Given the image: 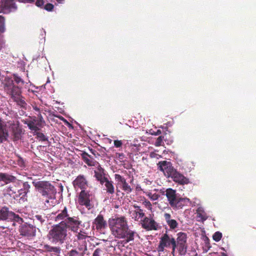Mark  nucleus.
<instances>
[{
	"mask_svg": "<svg viewBox=\"0 0 256 256\" xmlns=\"http://www.w3.org/2000/svg\"><path fill=\"white\" fill-rule=\"evenodd\" d=\"M108 224L111 233L115 238H124L127 242L134 240L136 232L129 228L124 216L110 218Z\"/></svg>",
	"mask_w": 256,
	"mask_h": 256,
	"instance_id": "1",
	"label": "nucleus"
},
{
	"mask_svg": "<svg viewBox=\"0 0 256 256\" xmlns=\"http://www.w3.org/2000/svg\"><path fill=\"white\" fill-rule=\"evenodd\" d=\"M56 222H60L59 224H62L63 226H68L71 230L78 232L80 225L82 222L77 216H72L68 212L66 207L60 211L55 218Z\"/></svg>",
	"mask_w": 256,
	"mask_h": 256,
	"instance_id": "2",
	"label": "nucleus"
},
{
	"mask_svg": "<svg viewBox=\"0 0 256 256\" xmlns=\"http://www.w3.org/2000/svg\"><path fill=\"white\" fill-rule=\"evenodd\" d=\"M28 180H32V184L35 190L41 196L46 198L54 199L56 193L54 186L48 181H40L32 180V177H28Z\"/></svg>",
	"mask_w": 256,
	"mask_h": 256,
	"instance_id": "3",
	"label": "nucleus"
},
{
	"mask_svg": "<svg viewBox=\"0 0 256 256\" xmlns=\"http://www.w3.org/2000/svg\"><path fill=\"white\" fill-rule=\"evenodd\" d=\"M165 192L168 204L174 210L182 208L184 206L190 202L189 198L180 197L176 191L171 188H167Z\"/></svg>",
	"mask_w": 256,
	"mask_h": 256,
	"instance_id": "4",
	"label": "nucleus"
},
{
	"mask_svg": "<svg viewBox=\"0 0 256 256\" xmlns=\"http://www.w3.org/2000/svg\"><path fill=\"white\" fill-rule=\"evenodd\" d=\"M68 226H63L62 224H56L50 230L48 236L54 243L63 244L67 237Z\"/></svg>",
	"mask_w": 256,
	"mask_h": 256,
	"instance_id": "5",
	"label": "nucleus"
},
{
	"mask_svg": "<svg viewBox=\"0 0 256 256\" xmlns=\"http://www.w3.org/2000/svg\"><path fill=\"white\" fill-rule=\"evenodd\" d=\"M0 80L5 92L10 96L18 94L20 89L18 86L14 85V80L10 77L0 76Z\"/></svg>",
	"mask_w": 256,
	"mask_h": 256,
	"instance_id": "6",
	"label": "nucleus"
},
{
	"mask_svg": "<svg viewBox=\"0 0 256 256\" xmlns=\"http://www.w3.org/2000/svg\"><path fill=\"white\" fill-rule=\"evenodd\" d=\"M94 198L93 195L88 191L82 190L78 196V202L82 206H84L88 210L92 207L91 203Z\"/></svg>",
	"mask_w": 256,
	"mask_h": 256,
	"instance_id": "7",
	"label": "nucleus"
},
{
	"mask_svg": "<svg viewBox=\"0 0 256 256\" xmlns=\"http://www.w3.org/2000/svg\"><path fill=\"white\" fill-rule=\"evenodd\" d=\"M17 6L14 0H1L0 2V13L8 14L15 12Z\"/></svg>",
	"mask_w": 256,
	"mask_h": 256,
	"instance_id": "8",
	"label": "nucleus"
},
{
	"mask_svg": "<svg viewBox=\"0 0 256 256\" xmlns=\"http://www.w3.org/2000/svg\"><path fill=\"white\" fill-rule=\"evenodd\" d=\"M20 235L30 239L35 236L36 228L30 224L25 223L20 226Z\"/></svg>",
	"mask_w": 256,
	"mask_h": 256,
	"instance_id": "9",
	"label": "nucleus"
},
{
	"mask_svg": "<svg viewBox=\"0 0 256 256\" xmlns=\"http://www.w3.org/2000/svg\"><path fill=\"white\" fill-rule=\"evenodd\" d=\"M158 169L162 172L165 176L170 178L176 169L170 162L166 160L160 161L158 164Z\"/></svg>",
	"mask_w": 256,
	"mask_h": 256,
	"instance_id": "10",
	"label": "nucleus"
},
{
	"mask_svg": "<svg viewBox=\"0 0 256 256\" xmlns=\"http://www.w3.org/2000/svg\"><path fill=\"white\" fill-rule=\"evenodd\" d=\"M115 179L118 181L116 188H121L126 194H130L132 192V188L126 182V180L121 176L120 174H116L114 175ZM117 192L119 190L116 189Z\"/></svg>",
	"mask_w": 256,
	"mask_h": 256,
	"instance_id": "11",
	"label": "nucleus"
},
{
	"mask_svg": "<svg viewBox=\"0 0 256 256\" xmlns=\"http://www.w3.org/2000/svg\"><path fill=\"white\" fill-rule=\"evenodd\" d=\"M92 227L97 230L101 232L107 227V222L102 214H98L92 222Z\"/></svg>",
	"mask_w": 256,
	"mask_h": 256,
	"instance_id": "12",
	"label": "nucleus"
},
{
	"mask_svg": "<svg viewBox=\"0 0 256 256\" xmlns=\"http://www.w3.org/2000/svg\"><path fill=\"white\" fill-rule=\"evenodd\" d=\"M73 186L76 190L78 188L82 190H85L88 186V182L86 178L83 175H79L74 180Z\"/></svg>",
	"mask_w": 256,
	"mask_h": 256,
	"instance_id": "13",
	"label": "nucleus"
},
{
	"mask_svg": "<svg viewBox=\"0 0 256 256\" xmlns=\"http://www.w3.org/2000/svg\"><path fill=\"white\" fill-rule=\"evenodd\" d=\"M142 226L147 230H156L158 224L152 218L145 216L141 222Z\"/></svg>",
	"mask_w": 256,
	"mask_h": 256,
	"instance_id": "14",
	"label": "nucleus"
},
{
	"mask_svg": "<svg viewBox=\"0 0 256 256\" xmlns=\"http://www.w3.org/2000/svg\"><path fill=\"white\" fill-rule=\"evenodd\" d=\"M160 242L166 248L169 247L170 244H172V253L174 252L175 249L176 248V241L174 238L165 234L162 236Z\"/></svg>",
	"mask_w": 256,
	"mask_h": 256,
	"instance_id": "15",
	"label": "nucleus"
},
{
	"mask_svg": "<svg viewBox=\"0 0 256 256\" xmlns=\"http://www.w3.org/2000/svg\"><path fill=\"white\" fill-rule=\"evenodd\" d=\"M134 210L132 211V217L134 220L142 222L145 217V214L143 210L138 206H134Z\"/></svg>",
	"mask_w": 256,
	"mask_h": 256,
	"instance_id": "16",
	"label": "nucleus"
},
{
	"mask_svg": "<svg viewBox=\"0 0 256 256\" xmlns=\"http://www.w3.org/2000/svg\"><path fill=\"white\" fill-rule=\"evenodd\" d=\"M8 132L4 122L0 119V143L8 140Z\"/></svg>",
	"mask_w": 256,
	"mask_h": 256,
	"instance_id": "17",
	"label": "nucleus"
},
{
	"mask_svg": "<svg viewBox=\"0 0 256 256\" xmlns=\"http://www.w3.org/2000/svg\"><path fill=\"white\" fill-rule=\"evenodd\" d=\"M30 185L28 182H24L22 183V188L18 190V194L14 196V198L16 199L18 197L22 198L26 196V194L30 191Z\"/></svg>",
	"mask_w": 256,
	"mask_h": 256,
	"instance_id": "18",
	"label": "nucleus"
},
{
	"mask_svg": "<svg viewBox=\"0 0 256 256\" xmlns=\"http://www.w3.org/2000/svg\"><path fill=\"white\" fill-rule=\"evenodd\" d=\"M170 177L172 178L174 181L180 184H186L188 182V180L177 172L176 170L172 173Z\"/></svg>",
	"mask_w": 256,
	"mask_h": 256,
	"instance_id": "19",
	"label": "nucleus"
},
{
	"mask_svg": "<svg viewBox=\"0 0 256 256\" xmlns=\"http://www.w3.org/2000/svg\"><path fill=\"white\" fill-rule=\"evenodd\" d=\"M11 97L16 102L17 104L20 106L21 108H26L27 104L24 98L21 96L20 89L19 90V92H18V94H12L11 96Z\"/></svg>",
	"mask_w": 256,
	"mask_h": 256,
	"instance_id": "20",
	"label": "nucleus"
},
{
	"mask_svg": "<svg viewBox=\"0 0 256 256\" xmlns=\"http://www.w3.org/2000/svg\"><path fill=\"white\" fill-rule=\"evenodd\" d=\"M8 124L12 126V133L14 136V140H18L20 138V130L18 128V124L15 123L14 121H10Z\"/></svg>",
	"mask_w": 256,
	"mask_h": 256,
	"instance_id": "21",
	"label": "nucleus"
},
{
	"mask_svg": "<svg viewBox=\"0 0 256 256\" xmlns=\"http://www.w3.org/2000/svg\"><path fill=\"white\" fill-rule=\"evenodd\" d=\"M164 217L167 224L170 229L174 230L178 227V224L177 222L175 220L172 218L171 215L170 214L164 213Z\"/></svg>",
	"mask_w": 256,
	"mask_h": 256,
	"instance_id": "22",
	"label": "nucleus"
},
{
	"mask_svg": "<svg viewBox=\"0 0 256 256\" xmlns=\"http://www.w3.org/2000/svg\"><path fill=\"white\" fill-rule=\"evenodd\" d=\"M101 184H104L106 192L110 194H113L114 192V188L112 182L109 181L107 178H104L100 180Z\"/></svg>",
	"mask_w": 256,
	"mask_h": 256,
	"instance_id": "23",
	"label": "nucleus"
},
{
	"mask_svg": "<svg viewBox=\"0 0 256 256\" xmlns=\"http://www.w3.org/2000/svg\"><path fill=\"white\" fill-rule=\"evenodd\" d=\"M16 178L6 173L0 172V182L2 181L4 184H8L11 182H14Z\"/></svg>",
	"mask_w": 256,
	"mask_h": 256,
	"instance_id": "24",
	"label": "nucleus"
},
{
	"mask_svg": "<svg viewBox=\"0 0 256 256\" xmlns=\"http://www.w3.org/2000/svg\"><path fill=\"white\" fill-rule=\"evenodd\" d=\"M12 214L11 211H10L7 207L4 206L0 210V220H8Z\"/></svg>",
	"mask_w": 256,
	"mask_h": 256,
	"instance_id": "25",
	"label": "nucleus"
},
{
	"mask_svg": "<svg viewBox=\"0 0 256 256\" xmlns=\"http://www.w3.org/2000/svg\"><path fill=\"white\" fill-rule=\"evenodd\" d=\"M196 216L198 221L203 222L206 220L207 218L206 214L205 212L204 208L202 206H199L196 210Z\"/></svg>",
	"mask_w": 256,
	"mask_h": 256,
	"instance_id": "26",
	"label": "nucleus"
},
{
	"mask_svg": "<svg viewBox=\"0 0 256 256\" xmlns=\"http://www.w3.org/2000/svg\"><path fill=\"white\" fill-rule=\"evenodd\" d=\"M82 159L84 162L90 166H94V159L91 157L90 155L88 154L87 153L84 152L81 154Z\"/></svg>",
	"mask_w": 256,
	"mask_h": 256,
	"instance_id": "27",
	"label": "nucleus"
},
{
	"mask_svg": "<svg viewBox=\"0 0 256 256\" xmlns=\"http://www.w3.org/2000/svg\"><path fill=\"white\" fill-rule=\"evenodd\" d=\"M46 218L44 216L36 214L34 216V222L38 226H42L46 222Z\"/></svg>",
	"mask_w": 256,
	"mask_h": 256,
	"instance_id": "28",
	"label": "nucleus"
},
{
	"mask_svg": "<svg viewBox=\"0 0 256 256\" xmlns=\"http://www.w3.org/2000/svg\"><path fill=\"white\" fill-rule=\"evenodd\" d=\"M177 236L176 244H186V234L184 232H178Z\"/></svg>",
	"mask_w": 256,
	"mask_h": 256,
	"instance_id": "29",
	"label": "nucleus"
},
{
	"mask_svg": "<svg viewBox=\"0 0 256 256\" xmlns=\"http://www.w3.org/2000/svg\"><path fill=\"white\" fill-rule=\"evenodd\" d=\"M176 248L178 249L180 255L184 256L186 252L187 246L186 244L176 243Z\"/></svg>",
	"mask_w": 256,
	"mask_h": 256,
	"instance_id": "30",
	"label": "nucleus"
},
{
	"mask_svg": "<svg viewBox=\"0 0 256 256\" xmlns=\"http://www.w3.org/2000/svg\"><path fill=\"white\" fill-rule=\"evenodd\" d=\"M46 250L47 252H51L52 254L55 255H58L60 252V248L59 247L51 246H46Z\"/></svg>",
	"mask_w": 256,
	"mask_h": 256,
	"instance_id": "31",
	"label": "nucleus"
},
{
	"mask_svg": "<svg viewBox=\"0 0 256 256\" xmlns=\"http://www.w3.org/2000/svg\"><path fill=\"white\" fill-rule=\"evenodd\" d=\"M12 214H10L9 220H13L19 224L22 222V218L19 216L18 214H16L15 213L11 211Z\"/></svg>",
	"mask_w": 256,
	"mask_h": 256,
	"instance_id": "32",
	"label": "nucleus"
},
{
	"mask_svg": "<svg viewBox=\"0 0 256 256\" xmlns=\"http://www.w3.org/2000/svg\"><path fill=\"white\" fill-rule=\"evenodd\" d=\"M24 124H27L28 128L32 130H34V132H37L40 130V128L37 127L35 125V123L34 122L32 121V120H30V121L26 122H24Z\"/></svg>",
	"mask_w": 256,
	"mask_h": 256,
	"instance_id": "33",
	"label": "nucleus"
},
{
	"mask_svg": "<svg viewBox=\"0 0 256 256\" xmlns=\"http://www.w3.org/2000/svg\"><path fill=\"white\" fill-rule=\"evenodd\" d=\"M86 244H87L86 240H82L78 242V248L80 251L82 252V254L87 250Z\"/></svg>",
	"mask_w": 256,
	"mask_h": 256,
	"instance_id": "34",
	"label": "nucleus"
},
{
	"mask_svg": "<svg viewBox=\"0 0 256 256\" xmlns=\"http://www.w3.org/2000/svg\"><path fill=\"white\" fill-rule=\"evenodd\" d=\"M78 238L79 242H81L82 240H86V238H89V237L87 236V234L85 232H78Z\"/></svg>",
	"mask_w": 256,
	"mask_h": 256,
	"instance_id": "35",
	"label": "nucleus"
},
{
	"mask_svg": "<svg viewBox=\"0 0 256 256\" xmlns=\"http://www.w3.org/2000/svg\"><path fill=\"white\" fill-rule=\"evenodd\" d=\"M222 238V234L220 232H216L212 236V238L216 242H219Z\"/></svg>",
	"mask_w": 256,
	"mask_h": 256,
	"instance_id": "36",
	"label": "nucleus"
},
{
	"mask_svg": "<svg viewBox=\"0 0 256 256\" xmlns=\"http://www.w3.org/2000/svg\"><path fill=\"white\" fill-rule=\"evenodd\" d=\"M5 30L4 18L0 16V32H3Z\"/></svg>",
	"mask_w": 256,
	"mask_h": 256,
	"instance_id": "37",
	"label": "nucleus"
},
{
	"mask_svg": "<svg viewBox=\"0 0 256 256\" xmlns=\"http://www.w3.org/2000/svg\"><path fill=\"white\" fill-rule=\"evenodd\" d=\"M146 195L152 200H157L160 196L157 194H152L150 192H148Z\"/></svg>",
	"mask_w": 256,
	"mask_h": 256,
	"instance_id": "38",
	"label": "nucleus"
},
{
	"mask_svg": "<svg viewBox=\"0 0 256 256\" xmlns=\"http://www.w3.org/2000/svg\"><path fill=\"white\" fill-rule=\"evenodd\" d=\"M7 192L10 196L12 197L13 198L14 195H17L18 194V191L16 192L12 189V187L8 188L7 190Z\"/></svg>",
	"mask_w": 256,
	"mask_h": 256,
	"instance_id": "39",
	"label": "nucleus"
},
{
	"mask_svg": "<svg viewBox=\"0 0 256 256\" xmlns=\"http://www.w3.org/2000/svg\"><path fill=\"white\" fill-rule=\"evenodd\" d=\"M16 82L18 84H23L24 82L23 80L16 74H14V79Z\"/></svg>",
	"mask_w": 256,
	"mask_h": 256,
	"instance_id": "40",
	"label": "nucleus"
},
{
	"mask_svg": "<svg viewBox=\"0 0 256 256\" xmlns=\"http://www.w3.org/2000/svg\"><path fill=\"white\" fill-rule=\"evenodd\" d=\"M52 199L46 198V200L44 202L46 208H49L54 206V204L52 202L50 201Z\"/></svg>",
	"mask_w": 256,
	"mask_h": 256,
	"instance_id": "41",
	"label": "nucleus"
},
{
	"mask_svg": "<svg viewBox=\"0 0 256 256\" xmlns=\"http://www.w3.org/2000/svg\"><path fill=\"white\" fill-rule=\"evenodd\" d=\"M164 248H166L162 242H160L157 248V250L159 252H164Z\"/></svg>",
	"mask_w": 256,
	"mask_h": 256,
	"instance_id": "42",
	"label": "nucleus"
},
{
	"mask_svg": "<svg viewBox=\"0 0 256 256\" xmlns=\"http://www.w3.org/2000/svg\"><path fill=\"white\" fill-rule=\"evenodd\" d=\"M54 8V5L48 3L46 4L44 6V9L48 11H52Z\"/></svg>",
	"mask_w": 256,
	"mask_h": 256,
	"instance_id": "43",
	"label": "nucleus"
},
{
	"mask_svg": "<svg viewBox=\"0 0 256 256\" xmlns=\"http://www.w3.org/2000/svg\"><path fill=\"white\" fill-rule=\"evenodd\" d=\"M36 135L38 138L43 141L47 140L46 136L42 132H37Z\"/></svg>",
	"mask_w": 256,
	"mask_h": 256,
	"instance_id": "44",
	"label": "nucleus"
},
{
	"mask_svg": "<svg viewBox=\"0 0 256 256\" xmlns=\"http://www.w3.org/2000/svg\"><path fill=\"white\" fill-rule=\"evenodd\" d=\"M5 46V42L2 36L0 34V50Z\"/></svg>",
	"mask_w": 256,
	"mask_h": 256,
	"instance_id": "45",
	"label": "nucleus"
},
{
	"mask_svg": "<svg viewBox=\"0 0 256 256\" xmlns=\"http://www.w3.org/2000/svg\"><path fill=\"white\" fill-rule=\"evenodd\" d=\"M32 121L34 122L35 123V125L39 128V127H41L42 126V124H41V123L40 122V121L36 119V118H34L32 120Z\"/></svg>",
	"mask_w": 256,
	"mask_h": 256,
	"instance_id": "46",
	"label": "nucleus"
},
{
	"mask_svg": "<svg viewBox=\"0 0 256 256\" xmlns=\"http://www.w3.org/2000/svg\"><path fill=\"white\" fill-rule=\"evenodd\" d=\"M114 145L116 148H120L122 146V142L120 140H115Z\"/></svg>",
	"mask_w": 256,
	"mask_h": 256,
	"instance_id": "47",
	"label": "nucleus"
},
{
	"mask_svg": "<svg viewBox=\"0 0 256 256\" xmlns=\"http://www.w3.org/2000/svg\"><path fill=\"white\" fill-rule=\"evenodd\" d=\"M162 136H159L156 139V145L157 146H160L162 144Z\"/></svg>",
	"mask_w": 256,
	"mask_h": 256,
	"instance_id": "48",
	"label": "nucleus"
},
{
	"mask_svg": "<svg viewBox=\"0 0 256 256\" xmlns=\"http://www.w3.org/2000/svg\"><path fill=\"white\" fill-rule=\"evenodd\" d=\"M78 252L76 250H72L68 253V256H77Z\"/></svg>",
	"mask_w": 256,
	"mask_h": 256,
	"instance_id": "49",
	"label": "nucleus"
},
{
	"mask_svg": "<svg viewBox=\"0 0 256 256\" xmlns=\"http://www.w3.org/2000/svg\"><path fill=\"white\" fill-rule=\"evenodd\" d=\"M44 0H36V4L37 6L41 7L44 5Z\"/></svg>",
	"mask_w": 256,
	"mask_h": 256,
	"instance_id": "50",
	"label": "nucleus"
},
{
	"mask_svg": "<svg viewBox=\"0 0 256 256\" xmlns=\"http://www.w3.org/2000/svg\"><path fill=\"white\" fill-rule=\"evenodd\" d=\"M102 252L100 248H96L94 254L92 256H100V253Z\"/></svg>",
	"mask_w": 256,
	"mask_h": 256,
	"instance_id": "51",
	"label": "nucleus"
},
{
	"mask_svg": "<svg viewBox=\"0 0 256 256\" xmlns=\"http://www.w3.org/2000/svg\"><path fill=\"white\" fill-rule=\"evenodd\" d=\"M144 204L147 208H150L152 206V204L148 200H144L143 202Z\"/></svg>",
	"mask_w": 256,
	"mask_h": 256,
	"instance_id": "52",
	"label": "nucleus"
},
{
	"mask_svg": "<svg viewBox=\"0 0 256 256\" xmlns=\"http://www.w3.org/2000/svg\"><path fill=\"white\" fill-rule=\"evenodd\" d=\"M38 120L40 121V122L41 123V124L42 125L44 123V120L43 118H42V116L41 114H39L38 116V118H37Z\"/></svg>",
	"mask_w": 256,
	"mask_h": 256,
	"instance_id": "53",
	"label": "nucleus"
},
{
	"mask_svg": "<svg viewBox=\"0 0 256 256\" xmlns=\"http://www.w3.org/2000/svg\"><path fill=\"white\" fill-rule=\"evenodd\" d=\"M18 1L24 3H32L34 0H18Z\"/></svg>",
	"mask_w": 256,
	"mask_h": 256,
	"instance_id": "54",
	"label": "nucleus"
},
{
	"mask_svg": "<svg viewBox=\"0 0 256 256\" xmlns=\"http://www.w3.org/2000/svg\"><path fill=\"white\" fill-rule=\"evenodd\" d=\"M202 236H204V240H208V238L206 236V232L204 230H202Z\"/></svg>",
	"mask_w": 256,
	"mask_h": 256,
	"instance_id": "55",
	"label": "nucleus"
},
{
	"mask_svg": "<svg viewBox=\"0 0 256 256\" xmlns=\"http://www.w3.org/2000/svg\"><path fill=\"white\" fill-rule=\"evenodd\" d=\"M34 109L36 112H40V108H38L37 106L34 107Z\"/></svg>",
	"mask_w": 256,
	"mask_h": 256,
	"instance_id": "56",
	"label": "nucleus"
},
{
	"mask_svg": "<svg viewBox=\"0 0 256 256\" xmlns=\"http://www.w3.org/2000/svg\"><path fill=\"white\" fill-rule=\"evenodd\" d=\"M161 133V132L160 130H158L156 132V134H159Z\"/></svg>",
	"mask_w": 256,
	"mask_h": 256,
	"instance_id": "57",
	"label": "nucleus"
},
{
	"mask_svg": "<svg viewBox=\"0 0 256 256\" xmlns=\"http://www.w3.org/2000/svg\"><path fill=\"white\" fill-rule=\"evenodd\" d=\"M56 0L60 2H63L64 0Z\"/></svg>",
	"mask_w": 256,
	"mask_h": 256,
	"instance_id": "58",
	"label": "nucleus"
},
{
	"mask_svg": "<svg viewBox=\"0 0 256 256\" xmlns=\"http://www.w3.org/2000/svg\"><path fill=\"white\" fill-rule=\"evenodd\" d=\"M102 178H102V177H101V178L100 180V178H98V177H97V178H98V180H100H100H101Z\"/></svg>",
	"mask_w": 256,
	"mask_h": 256,
	"instance_id": "59",
	"label": "nucleus"
},
{
	"mask_svg": "<svg viewBox=\"0 0 256 256\" xmlns=\"http://www.w3.org/2000/svg\"><path fill=\"white\" fill-rule=\"evenodd\" d=\"M102 178H102V177H101V178L100 180V178H98V177H97V178H98V180H100H100H101Z\"/></svg>",
	"mask_w": 256,
	"mask_h": 256,
	"instance_id": "60",
	"label": "nucleus"
}]
</instances>
